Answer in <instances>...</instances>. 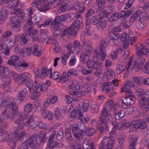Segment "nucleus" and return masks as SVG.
<instances>
[{
  "instance_id": "nucleus-25",
  "label": "nucleus",
  "mask_w": 149,
  "mask_h": 149,
  "mask_svg": "<svg viewBox=\"0 0 149 149\" xmlns=\"http://www.w3.org/2000/svg\"><path fill=\"white\" fill-rule=\"evenodd\" d=\"M74 29H71L70 27L69 28H65L63 31L62 33L61 34L60 37H61L65 36L66 35L68 36L71 35L74 37L76 36L75 34V31L73 30Z\"/></svg>"
},
{
  "instance_id": "nucleus-13",
  "label": "nucleus",
  "mask_w": 149,
  "mask_h": 149,
  "mask_svg": "<svg viewBox=\"0 0 149 149\" xmlns=\"http://www.w3.org/2000/svg\"><path fill=\"white\" fill-rule=\"evenodd\" d=\"M32 5L34 7L36 8L40 11L45 12L49 9L48 6L44 4H41L40 2H33Z\"/></svg>"
},
{
  "instance_id": "nucleus-4",
  "label": "nucleus",
  "mask_w": 149,
  "mask_h": 149,
  "mask_svg": "<svg viewBox=\"0 0 149 149\" xmlns=\"http://www.w3.org/2000/svg\"><path fill=\"white\" fill-rule=\"evenodd\" d=\"M26 143H27V144H26L25 147L26 148H27L29 146L32 148L39 146L40 144L39 135L35 134L31 136L28 139Z\"/></svg>"
},
{
  "instance_id": "nucleus-14",
  "label": "nucleus",
  "mask_w": 149,
  "mask_h": 149,
  "mask_svg": "<svg viewBox=\"0 0 149 149\" xmlns=\"http://www.w3.org/2000/svg\"><path fill=\"white\" fill-rule=\"evenodd\" d=\"M27 93V90L25 88L18 92V98L20 102L25 101L26 100Z\"/></svg>"
},
{
  "instance_id": "nucleus-39",
  "label": "nucleus",
  "mask_w": 149,
  "mask_h": 149,
  "mask_svg": "<svg viewBox=\"0 0 149 149\" xmlns=\"http://www.w3.org/2000/svg\"><path fill=\"white\" fill-rule=\"evenodd\" d=\"M141 11L138 10L134 14L132 15L130 17V21L132 23L134 22L137 19L138 16L141 14Z\"/></svg>"
},
{
  "instance_id": "nucleus-2",
  "label": "nucleus",
  "mask_w": 149,
  "mask_h": 149,
  "mask_svg": "<svg viewBox=\"0 0 149 149\" xmlns=\"http://www.w3.org/2000/svg\"><path fill=\"white\" fill-rule=\"evenodd\" d=\"M111 116L112 115L109 114L105 118H99L97 123V128L99 130H104L105 127L106 130H109V124L107 122H111L112 120Z\"/></svg>"
},
{
  "instance_id": "nucleus-28",
  "label": "nucleus",
  "mask_w": 149,
  "mask_h": 149,
  "mask_svg": "<svg viewBox=\"0 0 149 149\" xmlns=\"http://www.w3.org/2000/svg\"><path fill=\"white\" fill-rule=\"evenodd\" d=\"M31 50L29 48L26 47L22 48L19 52V54L22 57H25L30 55L31 54Z\"/></svg>"
},
{
  "instance_id": "nucleus-48",
  "label": "nucleus",
  "mask_w": 149,
  "mask_h": 149,
  "mask_svg": "<svg viewBox=\"0 0 149 149\" xmlns=\"http://www.w3.org/2000/svg\"><path fill=\"white\" fill-rule=\"evenodd\" d=\"M10 102V100L9 96L4 95L2 100L1 104L5 107H7L8 106Z\"/></svg>"
},
{
  "instance_id": "nucleus-59",
  "label": "nucleus",
  "mask_w": 149,
  "mask_h": 149,
  "mask_svg": "<svg viewBox=\"0 0 149 149\" xmlns=\"http://www.w3.org/2000/svg\"><path fill=\"white\" fill-rule=\"evenodd\" d=\"M119 105L124 109H125L128 107V105L123 99L119 100Z\"/></svg>"
},
{
  "instance_id": "nucleus-47",
  "label": "nucleus",
  "mask_w": 149,
  "mask_h": 149,
  "mask_svg": "<svg viewBox=\"0 0 149 149\" xmlns=\"http://www.w3.org/2000/svg\"><path fill=\"white\" fill-rule=\"evenodd\" d=\"M10 114L9 110L5 109L1 113V116L3 120H7L9 118H10Z\"/></svg>"
},
{
  "instance_id": "nucleus-60",
  "label": "nucleus",
  "mask_w": 149,
  "mask_h": 149,
  "mask_svg": "<svg viewBox=\"0 0 149 149\" xmlns=\"http://www.w3.org/2000/svg\"><path fill=\"white\" fill-rule=\"evenodd\" d=\"M60 77L59 73L57 71H55L53 74L49 75L50 78L55 80H57Z\"/></svg>"
},
{
  "instance_id": "nucleus-19",
  "label": "nucleus",
  "mask_w": 149,
  "mask_h": 149,
  "mask_svg": "<svg viewBox=\"0 0 149 149\" xmlns=\"http://www.w3.org/2000/svg\"><path fill=\"white\" fill-rule=\"evenodd\" d=\"M25 35L28 36H30L31 38H33V40L37 41L38 38L37 37L38 34L36 30H32L26 31L25 32Z\"/></svg>"
},
{
  "instance_id": "nucleus-22",
  "label": "nucleus",
  "mask_w": 149,
  "mask_h": 149,
  "mask_svg": "<svg viewBox=\"0 0 149 149\" xmlns=\"http://www.w3.org/2000/svg\"><path fill=\"white\" fill-rule=\"evenodd\" d=\"M101 58L100 56H97V55L94 56H93V60L91 61H90L89 63H88L87 64V66L88 68H96L95 66L98 63V62H99V59Z\"/></svg>"
},
{
  "instance_id": "nucleus-42",
  "label": "nucleus",
  "mask_w": 149,
  "mask_h": 149,
  "mask_svg": "<svg viewBox=\"0 0 149 149\" xmlns=\"http://www.w3.org/2000/svg\"><path fill=\"white\" fill-rule=\"evenodd\" d=\"M33 108V106L30 103H28L24 107V111L25 113L28 114L32 111Z\"/></svg>"
},
{
  "instance_id": "nucleus-16",
  "label": "nucleus",
  "mask_w": 149,
  "mask_h": 149,
  "mask_svg": "<svg viewBox=\"0 0 149 149\" xmlns=\"http://www.w3.org/2000/svg\"><path fill=\"white\" fill-rule=\"evenodd\" d=\"M70 17V15L69 14L61 15L60 16H57L56 17L54 20L52 22V24H54L56 23H60L61 22L67 20Z\"/></svg>"
},
{
  "instance_id": "nucleus-46",
  "label": "nucleus",
  "mask_w": 149,
  "mask_h": 149,
  "mask_svg": "<svg viewBox=\"0 0 149 149\" xmlns=\"http://www.w3.org/2000/svg\"><path fill=\"white\" fill-rule=\"evenodd\" d=\"M141 122V120L140 119H138L136 121H133L132 123H134V124L130 130H133L135 129H138L140 128Z\"/></svg>"
},
{
  "instance_id": "nucleus-37",
  "label": "nucleus",
  "mask_w": 149,
  "mask_h": 149,
  "mask_svg": "<svg viewBox=\"0 0 149 149\" xmlns=\"http://www.w3.org/2000/svg\"><path fill=\"white\" fill-rule=\"evenodd\" d=\"M72 8L76 10H79L78 13H83L86 9L85 6H83L80 3L73 6Z\"/></svg>"
},
{
  "instance_id": "nucleus-18",
  "label": "nucleus",
  "mask_w": 149,
  "mask_h": 149,
  "mask_svg": "<svg viewBox=\"0 0 149 149\" xmlns=\"http://www.w3.org/2000/svg\"><path fill=\"white\" fill-rule=\"evenodd\" d=\"M67 111L66 108L63 109L58 108L56 110L55 116L57 120H61L63 117V114L65 113Z\"/></svg>"
},
{
  "instance_id": "nucleus-21",
  "label": "nucleus",
  "mask_w": 149,
  "mask_h": 149,
  "mask_svg": "<svg viewBox=\"0 0 149 149\" xmlns=\"http://www.w3.org/2000/svg\"><path fill=\"white\" fill-rule=\"evenodd\" d=\"M130 39V36L128 34L124 33L123 34L121 38V40L123 42L124 47H127L129 46Z\"/></svg>"
},
{
  "instance_id": "nucleus-35",
  "label": "nucleus",
  "mask_w": 149,
  "mask_h": 149,
  "mask_svg": "<svg viewBox=\"0 0 149 149\" xmlns=\"http://www.w3.org/2000/svg\"><path fill=\"white\" fill-rule=\"evenodd\" d=\"M30 18L28 19L27 22L24 25V28L25 29V31H26L31 30L33 28V24L31 19V17H30Z\"/></svg>"
},
{
  "instance_id": "nucleus-64",
  "label": "nucleus",
  "mask_w": 149,
  "mask_h": 149,
  "mask_svg": "<svg viewBox=\"0 0 149 149\" xmlns=\"http://www.w3.org/2000/svg\"><path fill=\"white\" fill-rule=\"evenodd\" d=\"M125 69V66L121 65L118 64L117 66L116 71L118 73H120L124 71Z\"/></svg>"
},
{
  "instance_id": "nucleus-32",
  "label": "nucleus",
  "mask_w": 149,
  "mask_h": 149,
  "mask_svg": "<svg viewBox=\"0 0 149 149\" xmlns=\"http://www.w3.org/2000/svg\"><path fill=\"white\" fill-rule=\"evenodd\" d=\"M83 146L85 149H96L94 146L93 143H91L88 139H86L84 141Z\"/></svg>"
},
{
  "instance_id": "nucleus-15",
  "label": "nucleus",
  "mask_w": 149,
  "mask_h": 149,
  "mask_svg": "<svg viewBox=\"0 0 149 149\" xmlns=\"http://www.w3.org/2000/svg\"><path fill=\"white\" fill-rule=\"evenodd\" d=\"M8 15V11L6 8L3 7L0 10V25L3 24Z\"/></svg>"
},
{
  "instance_id": "nucleus-24",
  "label": "nucleus",
  "mask_w": 149,
  "mask_h": 149,
  "mask_svg": "<svg viewBox=\"0 0 149 149\" xmlns=\"http://www.w3.org/2000/svg\"><path fill=\"white\" fill-rule=\"evenodd\" d=\"M83 113L80 109H74L72 112L71 117L73 118V119H75L76 118L79 119L83 115Z\"/></svg>"
},
{
  "instance_id": "nucleus-40",
  "label": "nucleus",
  "mask_w": 149,
  "mask_h": 149,
  "mask_svg": "<svg viewBox=\"0 0 149 149\" xmlns=\"http://www.w3.org/2000/svg\"><path fill=\"white\" fill-rule=\"evenodd\" d=\"M102 19V17H101L100 16L95 15L91 17L90 19V22L91 24L95 25L99 23L100 19L101 20Z\"/></svg>"
},
{
  "instance_id": "nucleus-34",
  "label": "nucleus",
  "mask_w": 149,
  "mask_h": 149,
  "mask_svg": "<svg viewBox=\"0 0 149 149\" xmlns=\"http://www.w3.org/2000/svg\"><path fill=\"white\" fill-rule=\"evenodd\" d=\"M52 22L50 23V25H52L51 27V29L53 31L61 30V29H60V28H61V26H62V28L65 27V26L63 23H56L54 24H52Z\"/></svg>"
},
{
  "instance_id": "nucleus-17",
  "label": "nucleus",
  "mask_w": 149,
  "mask_h": 149,
  "mask_svg": "<svg viewBox=\"0 0 149 149\" xmlns=\"http://www.w3.org/2000/svg\"><path fill=\"white\" fill-rule=\"evenodd\" d=\"M85 125H81V123H78L76 125H71L70 126L69 128L68 129V130H90L91 129L88 127L86 128V129L85 128L84 129H81L82 127V126L85 127Z\"/></svg>"
},
{
  "instance_id": "nucleus-8",
  "label": "nucleus",
  "mask_w": 149,
  "mask_h": 149,
  "mask_svg": "<svg viewBox=\"0 0 149 149\" xmlns=\"http://www.w3.org/2000/svg\"><path fill=\"white\" fill-rule=\"evenodd\" d=\"M113 145V141L109 140V138L104 136L103 138L100 149H104V147L105 146L106 149H112Z\"/></svg>"
},
{
  "instance_id": "nucleus-36",
  "label": "nucleus",
  "mask_w": 149,
  "mask_h": 149,
  "mask_svg": "<svg viewBox=\"0 0 149 149\" xmlns=\"http://www.w3.org/2000/svg\"><path fill=\"white\" fill-rule=\"evenodd\" d=\"M74 51L75 50L77 52H79L82 50L83 46L79 41L76 40L74 42Z\"/></svg>"
},
{
  "instance_id": "nucleus-55",
  "label": "nucleus",
  "mask_w": 149,
  "mask_h": 149,
  "mask_svg": "<svg viewBox=\"0 0 149 149\" xmlns=\"http://www.w3.org/2000/svg\"><path fill=\"white\" fill-rule=\"evenodd\" d=\"M149 100L144 97L139 101V106L141 107L142 105H146L149 101Z\"/></svg>"
},
{
  "instance_id": "nucleus-3",
  "label": "nucleus",
  "mask_w": 149,
  "mask_h": 149,
  "mask_svg": "<svg viewBox=\"0 0 149 149\" xmlns=\"http://www.w3.org/2000/svg\"><path fill=\"white\" fill-rule=\"evenodd\" d=\"M100 45L99 51L96 50L95 53L97 56H100L101 60L103 61L107 56L105 49L108 46V43L104 40H102L100 41Z\"/></svg>"
},
{
  "instance_id": "nucleus-29",
  "label": "nucleus",
  "mask_w": 149,
  "mask_h": 149,
  "mask_svg": "<svg viewBox=\"0 0 149 149\" xmlns=\"http://www.w3.org/2000/svg\"><path fill=\"white\" fill-rule=\"evenodd\" d=\"M112 84V82H105L102 84L101 87H102V91L104 93H107L110 90V86Z\"/></svg>"
},
{
  "instance_id": "nucleus-33",
  "label": "nucleus",
  "mask_w": 149,
  "mask_h": 149,
  "mask_svg": "<svg viewBox=\"0 0 149 149\" xmlns=\"http://www.w3.org/2000/svg\"><path fill=\"white\" fill-rule=\"evenodd\" d=\"M48 87V84H43L40 83L35 86V88H33L34 90H36L39 89L40 91H46Z\"/></svg>"
},
{
  "instance_id": "nucleus-20",
  "label": "nucleus",
  "mask_w": 149,
  "mask_h": 149,
  "mask_svg": "<svg viewBox=\"0 0 149 149\" xmlns=\"http://www.w3.org/2000/svg\"><path fill=\"white\" fill-rule=\"evenodd\" d=\"M38 46L36 44H34L32 45L30 49L31 50V54L38 57L41 56V52L38 50Z\"/></svg>"
},
{
  "instance_id": "nucleus-41",
  "label": "nucleus",
  "mask_w": 149,
  "mask_h": 149,
  "mask_svg": "<svg viewBox=\"0 0 149 149\" xmlns=\"http://www.w3.org/2000/svg\"><path fill=\"white\" fill-rule=\"evenodd\" d=\"M96 66V68H94V69L96 70L95 74L97 76L101 74L102 73V69L103 67V64L101 62L99 63V62H98V63Z\"/></svg>"
},
{
  "instance_id": "nucleus-43",
  "label": "nucleus",
  "mask_w": 149,
  "mask_h": 149,
  "mask_svg": "<svg viewBox=\"0 0 149 149\" xmlns=\"http://www.w3.org/2000/svg\"><path fill=\"white\" fill-rule=\"evenodd\" d=\"M46 134V131H41L40 136H39L40 144L41 143H43L46 141L47 139Z\"/></svg>"
},
{
  "instance_id": "nucleus-27",
  "label": "nucleus",
  "mask_w": 149,
  "mask_h": 149,
  "mask_svg": "<svg viewBox=\"0 0 149 149\" xmlns=\"http://www.w3.org/2000/svg\"><path fill=\"white\" fill-rule=\"evenodd\" d=\"M134 84L133 81H128L125 82V85L121 89V92L122 93L125 91H128L130 90V88L134 87Z\"/></svg>"
},
{
  "instance_id": "nucleus-53",
  "label": "nucleus",
  "mask_w": 149,
  "mask_h": 149,
  "mask_svg": "<svg viewBox=\"0 0 149 149\" xmlns=\"http://www.w3.org/2000/svg\"><path fill=\"white\" fill-rule=\"evenodd\" d=\"M21 22L19 20L17 22L11 25V26L16 31H19L21 30Z\"/></svg>"
},
{
  "instance_id": "nucleus-26",
  "label": "nucleus",
  "mask_w": 149,
  "mask_h": 149,
  "mask_svg": "<svg viewBox=\"0 0 149 149\" xmlns=\"http://www.w3.org/2000/svg\"><path fill=\"white\" fill-rule=\"evenodd\" d=\"M31 76V75L30 73L23 72L20 74L19 79L21 82L24 83L26 81L30 80Z\"/></svg>"
},
{
  "instance_id": "nucleus-31",
  "label": "nucleus",
  "mask_w": 149,
  "mask_h": 149,
  "mask_svg": "<svg viewBox=\"0 0 149 149\" xmlns=\"http://www.w3.org/2000/svg\"><path fill=\"white\" fill-rule=\"evenodd\" d=\"M42 116L43 118L48 119L50 120L53 119V115L52 112L49 110H46L42 113Z\"/></svg>"
},
{
  "instance_id": "nucleus-63",
  "label": "nucleus",
  "mask_w": 149,
  "mask_h": 149,
  "mask_svg": "<svg viewBox=\"0 0 149 149\" xmlns=\"http://www.w3.org/2000/svg\"><path fill=\"white\" fill-rule=\"evenodd\" d=\"M116 134L115 131H111L110 133V138H109V140L112 141L113 144L114 143V140L116 138Z\"/></svg>"
},
{
  "instance_id": "nucleus-7",
  "label": "nucleus",
  "mask_w": 149,
  "mask_h": 149,
  "mask_svg": "<svg viewBox=\"0 0 149 149\" xmlns=\"http://www.w3.org/2000/svg\"><path fill=\"white\" fill-rule=\"evenodd\" d=\"M9 107L12 111L10 115V119L13 120L14 119L15 116L17 115L18 113V107L14 101L11 102L10 103Z\"/></svg>"
},
{
  "instance_id": "nucleus-61",
  "label": "nucleus",
  "mask_w": 149,
  "mask_h": 149,
  "mask_svg": "<svg viewBox=\"0 0 149 149\" xmlns=\"http://www.w3.org/2000/svg\"><path fill=\"white\" fill-rule=\"evenodd\" d=\"M81 90L83 93V95H85L86 94L88 93L91 90V88L88 86H83L81 88Z\"/></svg>"
},
{
  "instance_id": "nucleus-45",
  "label": "nucleus",
  "mask_w": 149,
  "mask_h": 149,
  "mask_svg": "<svg viewBox=\"0 0 149 149\" xmlns=\"http://www.w3.org/2000/svg\"><path fill=\"white\" fill-rule=\"evenodd\" d=\"M132 79L134 82L139 85H141L142 84L143 77H137L134 76L133 77Z\"/></svg>"
},
{
  "instance_id": "nucleus-62",
  "label": "nucleus",
  "mask_w": 149,
  "mask_h": 149,
  "mask_svg": "<svg viewBox=\"0 0 149 149\" xmlns=\"http://www.w3.org/2000/svg\"><path fill=\"white\" fill-rule=\"evenodd\" d=\"M7 143L8 145L9 146L10 149H15L16 148V141L15 140H13Z\"/></svg>"
},
{
  "instance_id": "nucleus-5",
  "label": "nucleus",
  "mask_w": 149,
  "mask_h": 149,
  "mask_svg": "<svg viewBox=\"0 0 149 149\" xmlns=\"http://www.w3.org/2000/svg\"><path fill=\"white\" fill-rule=\"evenodd\" d=\"M149 19V15L147 14H144L143 15L139 16L138 22L136 23V26L139 29H143L144 27L145 22Z\"/></svg>"
},
{
  "instance_id": "nucleus-12",
  "label": "nucleus",
  "mask_w": 149,
  "mask_h": 149,
  "mask_svg": "<svg viewBox=\"0 0 149 149\" xmlns=\"http://www.w3.org/2000/svg\"><path fill=\"white\" fill-rule=\"evenodd\" d=\"M83 26V23L81 22L78 19H76L74 20L70 27L71 29H74L73 30L75 31V34L76 35L77 32Z\"/></svg>"
},
{
  "instance_id": "nucleus-58",
  "label": "nucleus",
  "mask_w": 149,
  "mask_h": 149,
  "mask_svg": "<svg viewBox=\"0 0 149 149\" xmlns=\"http://www.w3.org/2000/svg\"><path fill=\"white\" fill-rule=\"evenodd\" d=\"M96 12L92 8H90L87 10V12L85 14L86 17L88 18L95 13Z\"/></svg>"
},
{
  "instance_id": "nucleus-51",
  "label": "nucleus",
  "mask_w": 149,
  "mask_h": 149,
  "mask_svg": "<svg viewBox=\"0 0 149 149\" xmlns=\"http://www.w3.org/2000/svg\"><path fill=\"white\" fill-rule=\"evenodd\" d=\"M138 139V136L135 135H131L130 138V144L132 145H136Z\"/></svg>"
},
{
  "instance_id": "nucleus-56",
  "label": "nucleus",
  "mask_w": 149,
  "mask_h": 149,
  "mask_svg": "<svg viewBox=\"0 0 149 149\" xmlns=\"http://www.w3.org/2000/svg\"><path fill=\"white\" fill-rule=\"evenodd\" d=\"M19 1L18 0H10L8 2V4L11 8H14L17 6L19 4Z\"/></svg>"
},
{
  "instance_id": "nucleus-10",
  "label": "nucleus",
  "mask_w": 149,
  "mask_h": 149,
  "mask_svg": "<svg viewBox=\"0 0 149 149\" xmlns=\"http://www.w3.org/2000/svg\"><path fill=\"white\" fill-rule=\"evenodd\" d=\"M27 116L25 114L22 113L19 114L18 119L14 122L15 123L18 124V130L23 129V128L24 124L23 120H25Z\"/></svg>"
},
{
  "instance_id": "nucleus-44",
  "label": "nucleus",
  "mask_w": 149,
  "mask_h": 149,
  "mask_svg": "<svg viewBox=\"0 0 149 149\" xmlns=\"http://www.w3.org/2000/svg\"><path fill=\"white\" fill-rule=\"evenodd\" d=\"M26 36L24 34H22L21 35L19 40L21 45L25 46L28 44V40L26 37Z\"/></svg>"
},
{
  "instance_id": "nucleus-49",
  "label": "nucleus",
  "mask_w": 149,
  "mask_h": 149,
  "mask_svg": "<svg viewBox=\"0 0 149 149\" xmlns=\"http://www.w3.org/2000/svg\"><path fill=\"white\" fill-rule=\"evenodd\" d=\"M8 132L6 131H4V133H6V137L5 138V141L7 142V143L10 141L14 140V139L12 137V133L10 131H8Z\"/></svg>"
},
{
  "instance_id": "nucleus-1",
  "label": "nucleus",
  "mask_w": 149,
  "mask_h": 149,
  "mask_svg": "<svg viewBox=\"0 0 149 149\" xmlns=\"http://www.w3.org/2000/svg\"><path fill=\"white\" fill-rule=\"evenodd\" d=\"M135 49L138 52L136 54L137 59L135 61V63L142 66L145 62L146 55L149 56V49L147 48L143 44L138 43L136 45Z\"/></svg>"
},
{
  "instance_id": "nucleus-23",
  "label": "nucleus",
  "mask_w": 149,
  "mask_h": 149,
  "mask_svg": "<svg viewBox=\"0 0 149 149\" xmlns=\"http://www.w3.org/2000/svg\"><path fill=\"white\" fill-rule=\"evenodd\" d=\"M87 51L88 52V50L86 49L84 52H82L80 55V60L83 64L88 63L89 61V57Z\"/></svg>"
},
{
  "instance_id": "nucleus-54",
  "label": "nucleus",
  "mask_w": 149,
  "mask_h": 149,
  "mask_svg": "<svg viewBox=\"0 0 149 149\" xmlns=\"http://www.w3.org/2000/svg\"><path fill=\"white\" fill-rule=\"evenodd\" d=\"M125 101L128 105H133L134 103L135 102L133 97H128L127 96L125 97Z\"/></svg>"
},
{
  "instance_id": "nucleus-9",
  "label": "nucleus",
  "mask_w": 149,
  "mask_h": 149,
  "mask_svg": "<svg viewBox=\"0 0 149 149\" xmlns=\"http://www.w3.org/2000/svg\"><path fill=\"white\" fill-rule=\"evenodd\" d=\"M22 61V59L18 56L14 55L11 57V60L8 61V64L11 66L16 67L18 66L21 63Z\"/></svg>"
},
{
  "instance_id": "nucleus-38",
  "label": "nucleus",
  "mask_w": 149,
  "mask_h": 149,
  "mask_svg": "<svg viewBox=\"0 0 149 149\" xmlns=\"http://www.w3.org/2000/svg\"><path fill=\"white\" fill-rule=\"evenodd\" d=\"M72 8L76 10H79L78 13H83L86 9L85 6H83L80 3L73 6Z\"/></svg>"
},
{
  "instance_id": "nucleus-6",
  "label": "nucleus",
  "mask_w": 149,
  "mask_h": 149,
  "mask_svg": "<svg viewBox=\"0 0 149 149\" xmlns=\"http://www.w3.org/2000/svg\"><path fill=\"white\" fill-rule=\"evenodd\" d=\"M77 71L74 69H69L67 72V75L66 76V72H64L61 77L60 78L58 82L62 81L63 83H65L68 80V77H69L72 75H77Z\"/></svg>"
},
{
  "instance_id": "nucleus-57",
  "label": "nucleus",
  "mask_w": 149,
  "mask_h": 149,
  "mask_svg": "<svg viewBox=\"0 0 149 149\" xmlns=\"http://www.w3.org/2000/svg\"><path fill=\"white\" fill-rule=\"evenodd\" d=\"M7 72V68H6L1 65H0V76L2 77H4Z\"/></svg>"
},
{
  "instance_id": "nucleus-11",
  "label": "nucleus",
  "mask_w": 149,
  "mask_h": 149,
  "mask_svg": "<svg viewBox=\"0 0 149 149\" xmlns=\"http://www.w3.org/2000/svg\"><path fill=\"white\" fill-rule=\"evenodd\" d=\"M56 134V131H54L50 136L48 140V146L45 149H52L55 147L58 143L57 141H54V137Z\"/></svg>"
},
{
  "instance_id": "nucleus-52",
  "label": "nucleus",
  "mask_w": 149,
  "mask_h": 149,
  "mask_svg": "<svg viewBox=\"0 0 149 149\" xmlns=\"http://www.w3.org/2000/svg\"><path fill=\"white\" fill-rule=\"evenodd\" d=\"M97 29L100 30H102L106 26V24L105 21L104 20H103L97 24Z\"/></svg>"
},
{
  "instance_id": "nucleus-30",
  "label": "nucleus",
  "mask_w": 149,
  "mask_h": 149,
  "mask_svg": "<svg viewBox=\"0 0 149 149\" xmlns=\"http://www.w3.org/2000/svg\"><path fill=\"white\" fill-rule=\"evenodd\" d=\"M14 134L15 138L17 139L18 141H21L26 134V132L24 131L20 132L19 131H15Z\"/></svg>"
},
{
  "instance_id": "nucleus-50",
  "label": "nucleus",
  "mask_w": 149,
  "mask_h": 149,
  "mask_svg": "<svg viewBox=\"0 0 149 149\" xmlns=\"http://www.w3.org/2000/svg\"><path fill=\"white\" fill-rule=\"evenodd\" d=\"M115 119L116 120H119L122 118L124 116V112L123 111H120L118 113L114 112Z\"/></svg>"
}]
</instances>
